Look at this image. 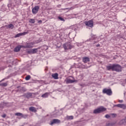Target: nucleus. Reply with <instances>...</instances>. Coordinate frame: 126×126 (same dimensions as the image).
Wrapping results in <instances>:
<instances>
[{
  "label": "nucleus",
  "instance_id": "1",
  "mask_svg": "<svg viewBox=\"0 0 126 126\" xmlns=\"http://www.w3.org/2000/svg\"><path fill=\"white\" fill-rule=\"evenodd\" d=\"M113 71L120 72L122 71V66L118 64H114Z\"/></svg>",
  "mask_w": 126,
  "mask_h": 126
},
{
  "label": "nucleus",
  "instance_id": "2",
  "mask_svg": "<svg viewBox=\"0 0 126 126\" xmlns=\"http://www.w3.org/2000/svg\"><path fill=\"white\" fill-rule=\"evenodd\" d=\"M106 109L105 108L101 106L96 109H95L94 111V114H99V113H102V112H105Z\"/></svg>",
  "mask_w": 126,
  "mask_h": 126
},
{
  "label": "nucleus",
  "instance_id": "3",
  "mask_svg": "<svg viewBox=\"0 0 126 126\" xmlns=\"http://www.w3.org/2000/svg\"><path fill=\"white\" fill-rule=\"evenodd\" d=\"M102 93L103 94H106L108 96H111L113 94V92H112V90L108 89H104L102 91Z\"/></svg>",
  "mask_w": 126,
  "mask_h": 126
},
{
  "label": "nucleus",
  "instance_id": "4",
  "mask_svg": "<svg viewBox=\"0 0 126 126\" xmlns=\"http://www.w3.org/2000/svg\"><path fill=\"white\" fill-rule=\"evenodd\" d=\"M63 48L64 49V50H67L68 49L70 50L73 48V46L71 45L70 43H66L63 45Z\"/></svg>",
  "mask_w": 126,
  "mask_h": 126
},
{
  "label": "nucleus",
  "instance_id": "5",
  "mask_svg": "<svg viewBox=\"0 0 126 126\" xmlns=\"http://www.w3.org/2000/svg\"><path fill=\"white\" fill-rule=\"evenodd\" d=\"M85 24L86 26H87L88 27H91V28H93V20H89V21L85 22Z\"/></svg>",
  "mask_w": 126,
  "mask_h": 126
},
{
  "label": "nucleus",
  "instance_id": "6",
  "mask_svg": "<svg viewBox=\"0 0 126 126\" xmlns=\"http://www.w3.org/2000/svg\"><path fill=\"white\" fill-rule=\"evenodd\" d=\"M39 9H40V6H35L32 9V12L33 14H36L38 13V11H39Z\"/></svg>",
  "mask_w": 126,
  "mask_h": 126
},
{
  "label": "nucleus",
  "instance_id": "7",
  "mask_svg": "<svg viewBox=\"0 0 126 126\" xmlns=\"http://www.w3.org/2000/svg\"><path fill=\"white\" fill-rule=\"evenodd\" d=\"M55 124H61V120L59 119H53L51 121L50 125L52 126V125H54Z\"/></svg>",
  "mask_w": 126,
  "mask_h": 126
},
{
  "label": "nucleus",
  "instance_id": "8",
  "mask_svg": "<svg viewBox=\"0 0 126 126\" xmlns=\"http://www.w3.org/2000/svg\"><path fill=\"white\" fill-rule=\"evenodd\" d=\"M79 66L80 68L87 69V68H89V67H91V65L88 66L87 65V64L84 65L83 64H80Z\"/></svg>",
  "mask_w": 126,
  "mask_h": 126
},
{
  "label": "nucleus",
  "instance_id": "9",
  "mask_svg": "<svg viewBox=\"0 0 126 126\" xmlns=\"http://www.w3.org/2000/svg\"><path fill=\"white\" fill-rule=\"evenodd\" d=\"M35 43L34 42H31L29 43H27L26 46H24V48H33V46Z\"/></svg>",
  "mask_w": 126,
  "mask_h": 126
},
{
  "label": "nucleus",
  "instance_id": "10",
  "mask_svg": "<svg viewBox=\"0 0 126 126\" xmlns=\"http://www.w3.org/2000/svg\"><path fill=\"white\" fill-rule=\"evenodd\" d=\"M73 82H77V81L72 80L70 78H68L66 80V83H67V84H70V83H73Z\"/></svg>",
  "mask_w": 126,
  "mask_h": 126
},
{
  "label": "nucleus",
  "instance_id": "11",
  "mask_svg": "<svg viewBox=\"0 0 126 126\" xmlns=\"http://www.w3.org/2000/svg\"><path fill=\"white\" fill-rule=\"evenodd\" d=\"M83 62L84 63H87L88 62H90V59H89V57H84L83 58Z\"/></svg>",
  "mask_w": 126,
  "mask_h": 126
},
{
  "label": "nucleus",
  "instance_id": "12",
  "mask_svg": "<svg viewBox=\"0 0 126 126\" xmlns=\"http://www.w3.org/2000/svg\"><path fill=\"white\" fill-rule=\"evenodd\" d=\"M38 52V49H32L29 51H28V53L29 54H36Z\"/></svg>",
  "mask_w": 126,
  "mask_h": 126
},
{
  "label": "nucleus",
  "instance_id": "13",
  "mask_svg": "<svg viewBox=\"0 0 126 126\" xmlns=\"http://www.w3.org/2000/svg\"><path fill=\"white\" fill-rule=\"evenodd\" d=\"M22 47L23 46L21 45L17 46L14 49V52H19V51H20V49H21V48H22Z\"/></svg>",
  "mask_w": 126,
  "mask_h": 126
},
{
  "label": "nucleus",
  "instance_id": "14",
  "mask_svg": "<svg viewBox=\"0 0 126 126\" xmlns=\"http://www.w3.org/2000/svg\"><path fill=\"white\" fill-rule=\"evenodd\" d=\"M26 34H28V32H24L23 33H18L16 36V38L18 37H20V36H24V35H26Z\"/></svg>",
  "mask_w": 126,
  "mask_h": 126
},
{
  "label": "nucleus",
  "instance_id": "15",
  "mask_svg": "<svg viewBox=\"0 0 126 126\" xmlns=\"http://www.w3.org/2000/svg\"><path fill=\"white\" fill-rule=\"evenodd\" d=\"M116 107H118V108H121V109H126V105L125 104H117L115 105Z\"/></svg>",
  "mask_w": 126,
  "mask_h": 126
},
{
  "label": "nucleus",
  "instance_id": "16",
  "mask_svg": "<svg viewBox=\"0 0 126 126\" xmlns=\"http://www.w3.org/2000/svg\"><path fill=\"white\" fill-rule=\"evenodd\" d=\"M106 68L107 70H112V71H114V64L111 65H108L106 66Z\"/></svg>",
  "mask_w": 126,
  "mask_h": 126
},
{
  "label": "nucleus",
  "instance_id": "17",
  "mask_svg": "<svg viewBox=\"0 0 126 126\" xmlns=\"http://www.w3.org/2000/svg\"><path fill=\"white\" fill-rule=\"evenodd\" d=\"M52 76L54 79H59V74L57 73L52 74Z\"/></svg>",
  "mask_w": 126,
  "mask_h": 126
},
{
  "label": "nucleus",
  "instance_id": "18",
  "mask_svg": "<svg viewBox=\"0 0 126 126\" xmlns=\"http://www.w3.org/2000/svg\"><path fill=\"white\" fill-rule=\"evenodd\" d=\"M29 110L31 111V112H33V113H36V112H37V110L36 109V108L33 106L30 107Z\"/></svg>",
  "mask_w": 126,
  "mask_h": 126
},
{
  "label": "nucleus",
  "instance_id": "19",
  "mask_svg": "<svg viewBox=\"0 0 126 126\" xmlns=\"http://www.w3.org/2000/svg\"><path fill=\"white\" fill-rule=\"evenodd\" d=\"M65 120L68 121V120H73V116H67L65 118Z\"/></svg>",
  "mask_w": 126,
  "mask_h": 126
},
{
  "label": "nucleus",
  "instance_id": "20",
  "mask_svg": "<svg viewBox=\"0 0 126 126\" xmlns=\"http://www.w3.org/2000/svg\"><path fill=\"white\" fill-rule=\"evenodd\" d=\"M49 94H50L49 93H46L44 94H42L41 95V97H42V98H47L48 97V96H49Z\"/></svg>",
  "mask_w": 126,
  "mask_h": 126
},
{
  "label": "nucleus",
  "instance_id": "21",
  "mask_svg": "<svg viewBox=\"0 0 126 126\" xmlns=\"http://www.w3.org/2000/svg\"><path fill=\"white\" fill-rule=\"evenodd\" d=\"M32 93H29L27 94H26V97L27 98H32Z\"/></svg>",
  "mask_w": 126,
  "mask_h": 126
},
{
  "label": "nucleus",
  "instance_id": "22",
  "mask_svg": "<svg viewBox=\"0 0 126 126\" xmlns=\"http://www.w3.org/2000/svg\"><path fill=\"white\" fill-rule=\"evenodd\" d=\"M15 116H17L18 117H22L23 118L24 115L22 113H16L15 114Z\"/></svg>",
  "mask_w": 126,
  "mask_h": 126
},
{
  "label": "nucleus",
  "instance_id": "23",
  "mask_svg": "<svg viewBox=\"0 0 126 126\" xmlns=\"http://www.w3.org/2000/svg\"><path fill=\"white\" fill-rule=\"evenodd\" d=\"M125 123H126V119H122L120 122L119 125H124Z\"/></svg>",
  "mask_w": 126,
  "mask_h": 126
},
{
  "label": "nucleus",
  "instance_id": "24",
  "mask_svg": "<svg viewBox=\"0 0 126 126\" xmlns=\"http://www.w3.org/2000/svg\"><path fill=\"white\" fill-rule=\"evenodd\" d=\"M8 28H9L10 29H13L14 28V26L13 25L10 24V25H8L7 26Z\"/></svg>",
  "mask_w": 126,
  "mask_h": 126
},
{
  "label": "nucleus",
  "instance_id": "25",
  "mask_svg": "<svg viewBox=\"0 0 126 126\" xmlns=\"http://www.w3.org/2000/svg\"><path fill=\"white\" fill-rule=\"evenodd\" d=\"M29 23H32V24H34L35 23V19H31L29 20Z\"/></svg>",
  "mask_w": 126,
  "mask_h": 126
},
{
  "label": "nucleus",
  "instance_id": "26",
  "mask_svg": "<svg viewBox=\"0 0 126 126\" xmlns=\"http://www.w3.org/2000/svg\"><path fill=\"white\" fill-rule=\"evenodd\" d=\"M115 125V123H108L106 125V126H113Z\"/></svg>",
  "mask_w": 126,
  "mask_h": 126
},
{
  "label": "nucleus",
  "instance_id": "27",
  "mask_svg": "<svg viewBox=\"0 0 126 126\" xmlns=\"http://www.w3.org/2000/svg\"><path fill=\"white\" fill-rule=\"evenodd\" d=\"M30 78H31V76H30V75H28L26 77L25 79L26 80H29Z\"/></svg>",
  "mask_w": 126,
  "mask_h": 126
},
{
  "label": "nucleus",
  "instance_id": "28",
  "mask_svg": "<svg viewBox=\"0 0 126 126\" xmlns=\"http://www.w3.org/2000/svg\"><path fill=\"white\" fill-rule=\"evenodd\" d=\"M1 85V86H7V84L6 83H3Z\"/></svg>",
  "mask_w": 126,
  "mask_h": 126
},
{
  "label": "nucleus",
  "instance_id": "29",
  "mask_svg": "<svg viewBox=\"0 0 126 126\" xmlns=\"http://www.w3.org/2000/svg\"><path fill=\"white\" fill-rule=\"evenodd\" d=\"M58 18L61 21H64V19H63V18L61 17H59Z\"/></svg>",
  "mask_w": 126,
  "mask_h": 126
},
{
  "label": "nucleus",
  "instance_id": "30",
  "mask_svg": "<svg viewBox=\"0 0 126 126\" xmlns=\"http://www.w3.org/2000/svg\"><path fill=\"white\" fill-rule=\"evenodd\" d=\"M105 117L106 118V119H109V118H110V115L107 114L105 115Z\"/></svg>",
  "mask_w": 126,
  "mask_h": 126
},
{
  "label": "nucleus",
  "instance_id": "31",
  "mask_svg": "<svg viewBox=\"0 0 126 126\" xmlns=\"http://www.w3.org/2000/svg\"><path fill=\"white\" fill-rule=\"evenodd\" d=\"M1 117H2V118H5V117H6V115L4 114V115H2Z\"/></svg>",
  "mask_w": 126,
  "mask_h": 126
},
{
  "label": "nucleus",
  "instance_id": "32",
  "mask_svg": "<svg viewBox=\"0 0 126 126\" xmlns=\"http://www.w3.org/2000/svg\"><path fill=\"white\" fill-rule=\"evenodd\" d=\"M123 102H124V100H119V103H123Z\"/></svg>",
  "mask_w": 126,
  "mask_h": 126
},
{
  "label": "nucleus",
  "instance_id": "33",
  "mask_svg": "<svg viewBox=\"0 0 126 126\" xmlns=\"http://www.w3.org/2000/svg\"><path fill=\"white\" fill-rule=\"evenodd\" d=\"M112 116H114V117H116V115L115 114H112Z\"/></svg>",
  "mask_w": 126,
  "mask_h": 126
},
{
  "label": "nucleus",
  "instance_id": "34",
  "mask_svg": "<svg viewBox=\"0 0 126 126\" xmlns=\"http://www.w3.org/2000/svg\"><path fill=\"white\" fill-rule=\"evenodd\" d=\"M100 46V44H98L96 45V47H99Z\"/></svg>",
  "mask_w": 126,
  "mask_h": 126
},
{
  "label": "nucleus",
  "instance_id": "35",
  "mask_svg": "<svg viewBox=\"0 0 126 126\" xmlns=\"http://www.w3.org/2000/svg\"><path fill=\"white\" fill-rule=\"evenodd\" d=\"M4 80V79H3L0 82H1L2 81H3Z\"/></svg>",
  "mask_w": 126,
  "mask_h": 126
},
{
  "label": "nucleus",
  "instance_id": "36",
  "mask_svg": "<svg viewBox=\"0 0 126 126\" xmlns=\"http://www.w3.org/2000/svg\"><path fill=\"white\" fill-rule=\"evenodd\" d=\"M93 37H94V38H95L96 37V35H94Z\"/></svg>",
  "mask_w": 126,
  "mask_h": 126
},
{
  "label": "nucleus",
  "instance_id": "37",
  "mask_svg": "<svg viewBox=\"0 0 126 126\" xmlns=\"http://www.w3.org/2000/svg\"><path fill=\"white\" fill-rule=\"evenodd\" d=\"M39 22L42 23V21L40 20V21H39Z\"/></svg>",
  "mask_w": 126,
  "mask_h": 126
}]
</instances>
